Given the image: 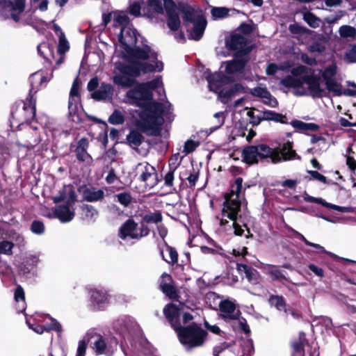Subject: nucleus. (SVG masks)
Wrapping results in <instances>:
<instances>
[{
    "label": "nucleus",
    "instance_id": "f257e3e1",
    "mask_svg": "<svg viewBox=\"0 0 356 356\" xmlns=\"http://www.w3.org/2000/svg\"><path fill=\"white\" fill-rule=\"evenodd\" d=\"M157 90L160 93L164 90L161 77L136 86L126 94V103L144 108V111L136 112L138 118L135 119L136 127L152 135H156L161 130V126L165 119L172 120V106L170 102L163 104L152 101V91Z\"/></svg>",
    "mask_w": 356,
    "mask_h": 356
},
{
    "label": "nucleus",
    "instance_id": "f03ea898",
    "mask_svg": "<svg viewBox=\"0 0 356 356\" xmlns=\"http://www.w3.org/2000/svg\"><path fill=\"white\" fill-rule=\"evenodd\" d=\"M337 66L332 63L318 72L320 78L314 71L304 65H298L291 70V75L281 79L280 84L287 88H292L296 96L310 95L313 97H323L328 92L336 96L342 95L341 84L336 80Z\"/></svg>",
    "mask_w": 356,
    "mask_h": 356
},
{
    "label": "nucleus",
    "instance_id": "7ed1b4c3",
    "mask_svg": "<svg viewBox=\"0 0 356 356\" xmlns=\"http://www.w3.org/2000/svg\"><path fill=\"white\" fill-rule=\"evenodd\" d=\"M137 41V32L131 26L121 28L119 35L120 47L125 60L129 65L122 71L133 74L140 73L160 72L163 70V63L158 60L157 53L147 44L133 48Z\"/></svg>",
    "mask_w": 356,
    "mask_h": 356
},
{
    "label": "nucleus",
    "instance_id": "20e7f679",
    "mask_svg": "<svg viewBox=\"0 0 356 356\" xmlns=\"http://www.w3.org/2000/svg\"><path fill=\"white\" fill-rule=\"evenodd\" d=\"M243 179L238 177L231 186L229 193L225 194L220 216L218 217L220 226L227 232H233L236 236H241L244 229L238 222L241 217V208L245 203L242 193Z\"/></svg>",
    "mask_w": 356,
    "mask_h": 356
},
{
    "label": "nucleus",
    "instance_id": "39448f33",
    "mask_svg": "<svg viewBox=\"0 0 356 356\" xmlns=\"http://www.w3.org/2000/svg\"><path fill=\"white\" fill-rule=\"evenodd\" d=\"M163 313L186 349L190 350L202 346L204 343L207 332L194 323L181 327V323L179 320V311L174 304L167 305L163 309Z\"/></svg>",
    "mask_w": 356,
    "mask_h": 356
},
{
    "label": "nucleus",
    "instance_id": "423d86ee",
    "mask_svg": "<svg viewBox=\"0 0 356 356\" xmlns=\"http://www.w3.org/2000/svg\"><path fill=\"white\" fill-rule=\"evenodd\" d=\"M243 160L250 164L257 162L259 159L270 158L273 163H276L282 160L293 159L297 156L290 142L284 144L280 152L265 145L249 146L243 149Z\"/></svg>",
    "mask_w": 356,
    "mask_h": 356
},
{
    "label": "nucleus",
    "instance_id": "0eeeda50",
    "mask_svg": "<svg viewBox=\"0 0 356 356\" xmlns=\"http://www.w3.org/2000/svg\"><path fill=\"white\" fill-rule=\"evenodd\" d=\"M204 75L208 81L209 90L218 94V99L222 104H227L231 99L246 92L245 87L239 83L225 87V85L232 82V80L230 76L222 72L211 74L206 72Z\"/></svg>",
    "mask_w": 356,
    "mask_h": 356
},
{
    "label": "nucleus",
    "instance_id": "6e6552de",
    "mask_svg": "<svg viewBox=\"0 0 356 356\" xmlns=\"http://www.w3.org/2000/svg\"><path fill=\"white\" fill-rule=\"evenodd\" d=\"M54 203L65 202L66 205H60L54 209L55 216L61 222H70L74 217V209L72 208L76 202L75 192L72 186H64L58 195L52 197Z\"/></svg>",
    "mask_w": 356,
    "mask_h": 356
},
{
    "label": "nucleus",
    "instance_id": "1a4fd4ad",
    "mask_svg": "<svg viewBox=\"0 0 356 356\" xmlns=\"http://www.w3.org/2000/svg\"><path fill=\"white\" fill-rule=\"evenodd\" d=\"M183 19L188 33V37L194 40L202 38L207 26L205 17L191 8H184Z\"/></svg>",
    "mask_w": 356,
    "mask_h": 356
},
{
    "label": "nucleus",
    "instance_id": "9d476101",
    "mask_svg": "<svg viewBox=\"0 0 356 356\" xmlns=\"http://www.w3.org/2000/svg\"><path fill=\"white\" fill-rule=\"evenodd\" d=\"M91 306L96 310H104L109 305L110 296L108 292L99 288H88Z\"/></svg>",
    "mask_w": 356,
    "mask_h": 356
},
{
    "label": "nucleus",
    "instance_id": "9b49d317",
    "mask_svg": "<svg viewBox=\"0 0 356 356\" xmlns=\"http://www.w3.org/2000/svg\"><path fill=\"white\" fill-rule=\"evenodd\" d=\"M137 170L140 172V179L149 188H152L157 184V174L155 168L148 163H140L137 166Z\"/></svg>",
    "mask_w": 356,
    "mask_h": 356
},
{
    "label": "nucleus",
    "instance_id": "f8f14e48",
    "mask_svg": "<svg viewBox=\"0 0 356 356\" xmlns=\"http://www.w3.org/2000/svg\"><path fill=\"white\" fill-rule=\"evenodd\" d=\"M164 8L167 13V25L172 31H177L181 25V21L177 12V6L172 0L164 1Z\"/></svg>",
    "mask_w": 356,
    "mask_h": 356
},
{
    "label": "nucleus",
    "instance_id": "ddd939ff",
    "mask_svg": "<svg viewBox=\"0 0 356 356\" xmlns=\"http://www.w3.org/2000/svg\"><path fill=\"white\" fill-rule=\"evenodd\" d=\"M40 136L38 133L31 128L24 136V143H17L15 147L19 150L18 156H23L26 152L33 148L40 142Z\"/></svg>",
    "mask_w": 356,
    "mask_h": 356
},
{
    "label": "nucleus",
    "instance_id": "4468645a",
    "mask_svg": "<svg viewBox=\"0 0 356 356\" xmlns=\"http://www.w3.org/2000/svg\"><path fill=\"white\" fill-rule=\"evenodd\" d=\"M79 91V81L76 79L72 84L68 103L69 114L73 116L72 120H75L74 117L78 113L81 108Z\"/></svg>",
    "mask_w": 356,
    "mask_h": 356
},
{
    "label": "nucleus",
    "instance_id": "2eb2a0df",
    "mask_svg": "<svg viewBox=\"0 0 356 356\" xmlns=\"http://www.w3.org/2000/svg\"><path fill=\"white\" fill-rule=\"evenodd\" d=\"M225 46L228 49L236 51L237 53L242 54H246L249 51L246 46L245 38L238 33L227 38L225 40Z\"/></svg>",
    "mask_w": 356,
    "mask_h": 356
},
{
    "label": "nucleus",
    "instance_id": "dca6fc26",
    "mask_svg": "<svg viewBox=\"0 0 356 356\" xmlns=\"http://www.w3.org/2000/svg\"><path fill=\"white\" fill-rule=\"evenodd\" d=\"M219 309L220 316L225 321L238 319L241 315L235 304L229 300H222L219 304Z\"/></svg>",
    "mask_w": 356,
    "mask_h": 356
},
{
    "label": "nucleus",
    "instance_id": "f3484780",
    "mask_svg": "<svg viewBox=\"0 0 356 356\" xmlns=\"http://www.w3.org/2000/svg\"><path fill=\"white\" fill-rule=\"evenodd\" d=\"M127 61L126 65H120L118 68L122 74H116L113 77V81L115 84L120 86L122 87H131L135 85L136 80L133 77L130 76H138L139 74H133L131 73L125 72L122 71V68L127 67L129 65V62ZM142 73L140 74V75Z\"/></svg>",
    "mask_w": 356,
    "mask_h": 356
},
{
    "label": "nucleus",
    "instance_id": "a211bd4d",
    "mask_svg": "<svg viewBox=\"0 0 356 356\" xmlns=\"http://www.w3.org/2000/svg\"><path fill=\"white\" fill-rule=\"evenodd\" d=\"M165 0H147L143 8V15L152 18L156 14L163 13Z\"/></svg>",
    "mask_w": 356,
    "mask_h": 356
},
{
    "label": "nucleus",
    "instance_id": "6ab92c4d",
    "mask_svg": "<svg viewBox=\"0 0 356 356\" xmlns=\"http://www.w3.org/2000/svg\"><path fill=\"white\" fill-rule=\"evenodd\" d=\"M138 225L131 219L127 220L124 222L120 228L119 236L120 238L124 240L129 238H137L138 236Z\"/></svg>",
    "mask_w": 356,
    "mask_h": 356
},
{
    "label": "nucleus",
    "instance_id": "aec40b11",
    "mask_svg": "<svg viewBox=\"0 0 356 356\" xmlns=\"http://www.w3.org/2000/svg\"><path fill=\"white\" fill-rule=\"evenodd\" d=\"M90 338L94 339L92 348L97 355H111L112 350L105 339L99 334H92Z\"/></svg>",
    "mask_w": 356,
    "mask_h": 356
},
{
    "label": "nucleus",
    "instance_id": "412c9836",
    "mask_svg": "<svg viewBox=\"0 0 356 356\" xmlns=\"http://www.w3.org/2000/svg\"><path fill=\"white\" fill-rule=\"evenodd\" d=\"M251 94L261 98L263 102L270 107L275 108L278 105L277 99L270 95L266 88L260 86L254 88L251 90Z\"/></svg>",
    "mask_w": 356,
    "mask_h": 356
},
{
    "label": "nucleus",
    "instance_id": "4be33fe9",
    "mask_svg": "<svg viewBox=\"0 0 356 356\" xmlns=\"http://www.w3.org/2000/svg\"><path fill=\"white\" fill-rule=\"evenodd\" d=\"M246 60L243 58L234 59L223 62L221 67H225V72L228 75H232L240 72L244 67Z\"/></svg>",
    "mask_w": 356,
    "mask_h": 356
},
{
    "label": "nucleus",
    "instance_id": "5701e85b",
    "mask_svg": "<svg viewBox=\"0 0 356 356\" xmlns=\"http://www.w3.org/2000/svg\"><path fill=\"white\" fill-rule=\"evenodd\" d=\"M92 97L98 101H111L113 88L110 84L102 83L99 88L92 93Z\"/></svg>",
    "mask_w": 356,
    "mask_h": 356
},
{
    "label": "nucleus",
    "instance_id": "b1692460",
    "mask_svg": "<svg viewBox=\"0 0 356 356\" xmlns=\"http://www.w3.org/2000/svg\"><path fill=\"white\" fill-rule=\"evenodd\" d=\"M88 147V141L86 138H81L78 141L76 148L75 149V154L76 159L80 161L91 163L92 159L88 153L87 149Z\"/></svg>",
    "mask_w": 356,
    "mask_h": 356
},
{
    "label": "nucleus",
    "instance_id": "393cba45",
    "mask_svg": "<svg viewBox=\"0 0 356 356\" xmlns=\"http://www.w3.org/2000/svg\"><path fill=\"white\" fill-rule=\"evenodd\" d=\"M52 78L51 73L44 74L43 72H37L33 74L30 77V82L31 86V90L36 91L39 86L46 84Z\"/></svg>",
    "mask_w": 356,
    "mask_h": 356
},
{
    "label": "nucleus",
    "instance_id": "a878e982",
    "mask_svg": "<svg viewBox=\"0 0 356 356\" xmlns=\"http://www.w3.org/2000/svg\"><path fill=\"white\" fill-rule=\"evenodd\" d=\"M262 272L268 275L273 280L282 281L286 280L283 272L278 266L268 264H262L259 267Z\"/></svg>",
    "mask_w": 356,
    "mask_h": 356
},
{
    "label": "nucleus",
    "instance_id": "bb28decb",
    "mask_svg": "<svg viewBox=\"0 0 356 356\" xmlns=\"http://www.w3.org/2000/svg\"><path fill=\"white\" fill-rule=\"evenodd\" d=\"M104 197V192L96 188H86L83 191V198L87 202L101 201Z\"/></svg>",
    "mask_w": 356,
    "mask_h": 356
},
{
    "label": "nucleus",
    "instance_id": "cd10ccee",
    "mask_svg": "<svg viewBox=\"0 0 356 356\" xmlns=\"http://www.w3.org/2000/svg\"><path fill=\"white\" fill-rule=\"evenodd\" d=\"M163 259L168 264L174 265L178 261V254L175 248L165 244V250H161Z\"/></svg>",
    "mask_w": 356,
    "mask_h": 356
},
{
    "label": "nucleus",
    "instance_id": "c85d7f7f",
    "mask_svg": "<svg viewBox=\"0 0 356 356\" xmlns=\"http://www.w3.org/2000/svg\"><path fill=\"white\" fill-rule=\"evenodd\" d=\"M46 327V331L49 332L54 330L58 333V337H60L63 332V327L61 324L55 318L51 317L49 315H46L44 317Z\"/></svg>",
    "mask_w": 356,
    "mask_h": 356
},
{
    "label": "nucleus",
    "instance_id": "c756f323",
    "mask_svg": "<svg viewBox=\"0 0 356 356\" xmlns=\"http://www.w3.org/2000/svg\"><path fill=\"white\" fill-rule=\"evenodd\" d=\"M15 300L17 303V309L19 312H23L26 307L25 302V295L24 289L21 286H17L15 291Z\"/></svg>",
    "mask_w": 356,
    "mask_h": 356
},
{
    "label": "nucleus",
    "instance_id": "7c9ffc66",
    "mask_svg": "<svg viewBox=\"0 0 356 356\" xmlns=\"http://www.w3.org/2000/svg\"><path fill=\"white\" fill-rule=\"evenodd\" d=\"M304 21L312 28L316 29L320 26L321 20L312 13L305 10L302 12Z\"/></svg>",
    "mask_w": 356,
    "mask_h": 356
},
{
    "label": "nucleus",
    "instance_id": "2f4dec72",
    "mask_svg": "<svg viewBox=\"0 0 356 356\" xmlns=\"http://www.w3.org/2000/svg\"><path fill=\"white\" fill-rule=\"evenodd\" d=\"M127 140L129 145L133 149H137V148L141 145L143 140V137L140 133L133 131L127 136Z\"/></svg>",
    "mask_w": 356,
    "mask_h": 356
},
{
    "label": "nucleus",
    "instance_id": "473e14b6",
    "mask_svg": "<svg viewBox=\"0 0 356 356\" xmlns=\"http://www.w3.org/2000/svg\"><path fill=\"white\" fill-rule=\"evenodd\" d=\"M284 119H285V117L284 115L271 111H265L261 113V116H259L260 121L273 120L275 122L285 123Z\"/></svg>",
    "mask_w": 356,
    "mask_h": 356
},
{
    "label": "nucleus",
    "instance_id": "72a5a7b5",
    "mask_svg": "<svg viewBox=\"0 0 356 356\" xmlns=\"http://www.w3.org/2000/svg\"><path fill=\"white\" fill-rule=\"evenodd\" d=\"M270 306L275 307L280 311L286 312L287 308L284 299L282 296H271L268 300Z\"/></svg>",
    "mask_w": 356,
    "mask_h": 356
},
{
    "label": "nucleus",
    "instance_id": "f704fd0d",
    "mask_svg": "<svg viewBox=\"0 0 356 356\" xmlns=\"http://www.w3.org/2000/svg\"><path fill=\"white\" fill-rule=\"evenodd\" d=\"M225 120V114L224 112H218L213 115L211 120V127H210V132H213L222 126Z\"/></svg>",
    "mask_w": 356,
    "mask_h": 356
},
{
    "label": "nucleus",
    "instance_id": "c9c22d12",
    "mask_svg": "<svg viewBox=\"0 0 356 356\" xmlns=\"http://www.w3.org/2000/svg\"><path fill=\"white\" fill-rule=\"evenodd\" d=\"M290 67L291 64L289 62L282 63L280 65L275 63H269L266 68V72L268 75H275L279 70L285 71Z\"/></svg>",
    "mask_w": 356,
    "mask_h": 356
},
{
    "label": "nucleus",
    "instance_id": "e433bc0d",
    "mask_svg": "<svg viewBox=\"0 0 356 356\" xmlns=\"http://www.w3.org/2000/svg\"><path fill=\"white\" fill-rule=\"evenodd\" d=\"M92 334L93 331L90 330L86 333V336L82 339L79 341L76 356H85L88 343L90 340V335Z\"/></svg>",
    "mask_w": 356,
    "mask_h": 356
},
{
    "label": "nucleus",
    "instance_id": "4c0bfd02",
    "mask_svg": "<svg viewBox=\"0 0 356 356\" xmlns=\"http://www.w3.org/2000/svg\"><path fill=\"white\" fill-rule=\"evenodd\" d=\"M231 9L226 7H213L211 14L213 19H221L229 16Z\"/></svg>",
    "mask_w": 356,
    "mask_h": 356
},
{
    "label": "nucleus",
    "instance_id": "58836bf2",
    "mask_svg": "<svg viewBox=\"0 0 356 356\" xmlns=\"http://www.w3.org/2000/svg\"><path fill=\"white\" fill-rule=\"evenodd\" d=\"M81 211L85 218L90 220H95L99 215L98 211L91 205H82Z\"/></svg>",
    "mask_w": 356,
    "mask_h": 356
},
{
    "label": "nucleus",
    "instance_id": "ea45409f",
    "mask_svg": "<svg viewBox=\"0 0 356 356\" xmlns=\"http://www.w3.org/2000/svg\"><path fill=\"white\" fill-rule=\"evenodd\" d=\"M113 21H114V26H122V27L125 26H129V18L127 15L123 12H113Z\"/></svg>",
    "mask_w": 356,
    "mask_h": 356
},
{
    "label": "nucleus",
    "instance_id": "a19ab883",
    "mask_svg": "<svg viewBox=\"0 0 356 356\" xmlns=\"http://www.w3.org/2000/svg\"><path fill=\"white\" fill-rule=\"evenodd\" d=\"M108 122L111 124H122L124 122V115L120 110L115 109L109 116Z\"/></svg>",
    "mask_w": 356,
    "mask_h": 356
},
{
    "label": "nucleus",
    "instance_id": "79ce46f5",
    "mask_svg": "<svg viewBox=\"0 0 356 356\" xmlns=\"http://www.w3.org/2000/svg\"><path fill=\"white\" fill-rule=\"evenodd\" d=\"M339 33L342 38H351L355 35L356 30L351 26L343 25L339 28Z\"/></svg>",
    "mask_w": 356,
    "mask_h": 356
},
{
    "label": "nucleus",
    "instance_id": "37998d69",
    "mask_svg": "<svg viewBox=\"0 0 356 356\" xmlns=\"http://www.w3.org/2000/svg\"><path fill=\"white\" fill-rule=\"evenodd\" d=\"M143 220L147 223H158L162 220V215L159 211L145 214Z\"/></svg>",
    "mask_w": 356,
    "mask_h": 356
},
{
    "label": "nucleus",
    "instance_id": "c03bdc74",
    "mask_svg": "<svg viewBox=\"0 0 356 356\" xmlns=\"http://www.w3.org/2000/svg\"><path fill=\"white\" fill-rule=\"evenodd\" d=\"M13 243L7 240L0 241V254L10 255L13 254Z\"/></svg>",
    "mask_w": 356,
    "mask_h": 356
},
{
    "label": "nucleus",
    "instance_id": "a18cd8bd",
    "mask_svg": "<svg viewBox=\"0 0 356 356\" xmlns=\"http://www.w3.org/2000/svg\"><path fill=\"white\" fill-rule=\"evenodd\" d=\"M292 126L299 130H314L316 126L313 123H305L300 120H294L291 122Z\"/></svg>",
    "mask_w": 356,
    "mask_h": 356
},
{
    "label": "nucleus",
    "instance_id": "49530a36",
    "mask_svg": "<svg viewBox=\"0 0 356 356\" xmlns=\"http://www.w3.org/2000/svg\"><path fill=\"white\" fill-rule=\"evenodd\" d=\"M115 197L124 207H127L132 200L131 195L128 192L120 193Z\"/></svg>",
    "mask_w": 356,
    "mask_h": 356
},
{
    "label": "nucleus",
    "instance_id": "de8ad7c7",
    "mask_svg": "<svg viewBox=\"0 0 356 356\" xmlns=\"http://www.w3.org/2000/svg\"><path fill=\"white\" fill-rule=\"evenodd\" d=\"M58 51L59 54H63L68 51L70 48L69 42L65 34H61V36L58 37Z\"/></svg>",
    "mask_w": 356,
    "mask_h": 356
},
{
    "label": "nucleus",
    "instance_id": "09e8293b",
    "mask_svg": "<svg viewBox=\"0 0 356 356\" xmlns=\"http://www.w3.org/2000/svg\"><path fill=\"white\" fill-rule=\"evenodd\" d=\"M144 6V2H142V3L139 2H134L130 5L129 12L131 15L134 16H139L141 14L143 15V8Z\"/></svg>",
    "mask_w": 356,
    "mask_h": 356
},
{
    "label": "nucleus",
    "instance_id": "8fccbe9b",
    "mask_svg": "<svg viewBox=\"0 0 356 356\" xmlns=\"http://www.w3.org/2000/svg\"><path fill=\"white\" fill-rule=\"evenodd\" d=\"M297 238L300 240L302 241L307 245L315 248L316 249L320 250L322 252L327 253V252L325 250V248L319 244L314 243L309 241L302 234L296 232Z\"/></svg>",
    "mask_w": 356,
    "mask_h": 356
},
{
    "label": "nucleus",
    "instance_id": "3c124183",
    "mask_svg": "<svg viewBox=\"0 0 356 356\" xmlns=\"http://www.w3.org/2000/svg\"><path fill=\"white\" fill-rule=\"evenodd\" d=\"M198 145L199 143L195 142L192 140H188L185 142L184 145L183 152H184L185 154H188L193 152Z\"/></svg>",
    "mask_w": 356,
    "mask_h": 356
},
{
    "label": "nucleus",
    "instance_id": "603ef678",
    "mask_svg": "<svg viewBox=\"0 0 356 356\" xmlns=\"http://www.w3.org/2000/svg\"><path fill=\"white\" fill-rule=\"evenodd\" d=\"M179 311V320L181 323V327H184L183 325H186L188 322L193 320V316L189 313H182L181 309L174 305Z\"/></svg>",
    "mask_w": 356,
    "mask_h": 356
},
{
    "label": "nucleus",
    "instance_id": "864d4df0",
    "mask_svg": "<svg viewBox=\"0 0 356 356\" xmlns=\"http://www.w3.org/2000/svg\"><path fill=\"white\" fill-rule=\"evenodd\" d=\"M345 60L348 63H356V45L346 51Z\"/></svg>",
    "mask_w": 356,
    "mask_h": 356
},
{
    "label": "nucleus",
    "instance_id": "5fc2aeb1",
    "mask_svg": "<svg viewBox=\"0 0 356 356\" xmlns=\"http://www.w3.org/2000/svg\"><path fill=\"white\" fill-rule=\"evenodd\" d=\"M162 291L170 298H172L176 296V291L171 283L164 284L163 286L161 287Z\"/></svg>",
    "mask_w": 356,
    "mask_h": 356
},
{
    "label": "nucleus",
    "instance_id": "6e6d98bb",
    "mask_svg": "<svg viewBox=\"0 0 356 356\" xmlns=\"http://www.w3.org/2000/svg\"><path fill=\"white\" fill-rule=\"evenodd\" d=\"M26 323L30 329L38 334H42L44 331H46V327L44 325H42L38 324V323H31L29 320H26Z\"/></svg>",
    "mask_w": 356,
    "mask_h": 356
},
{
    "label": "nucleus",
    "instance_id": "4d7b16f0",
    "mask_svg": "<svg viewBox=\"0 0 356 356\" xmlns=\"http://www.w3.org/2000/svg\"><path fill=\"white\" fill-rule=\"evenodd\" d=\"M44 227L42 222L34 221L31 225V231L37 234H41L44 232Z\"/></svg>",
    "mask_w": 356,
    "mask_h": 356
},
{
    "label": "nucleus",
    "instance_id": "13d9d810",
    "mask_svg": "<svg viewBox=\"0 0 356 356\" xmlns=\"http://www.w3.org/2000/svg\"><path fill=\"white\" fill-rule=\"evenodd\" d=\"M323 206L327 208L338 211L339 212H349L351 210V209L350 207H340L338 205H335V204L327 202L325 201L324 202Z\"/></svg>",
    "mask_w": 356,
    "mask_h": 356
},
{
    "label": "nucleus",
    "instance_id": "bf43d9fd",
    "mask_svg": "<svg viewBox=\"0 0 356 356\" xmlns=\"http://www.w3.org/2000/svg\"><path fill=\"white\" fill-rule=\"evenodd\" d=\"M181 158L179 156V154L173 155L169 161V165L170 167V169L175 170L181 163Z\"/></svg>",
    "mask_w": 356,
    "mask_h": 356
},
{
    "label": "nucleus",
    "instance_id": "052dcab7",
    "mask_svg": "<svg viewBox=\"0 0 356 356\" xmlns=\"http://www.w3.org/2000/svg\"><path fill=\"white\" fill-rule=\"evenodd\" d=\"M25 6V1L24 0H15L13 3V10L14 12H17L18 13H21L23 12Z\"/></svg>",
    "mask_w": 356,
    "mask_h": 356
},
{
    "label": "nucleus",
    "instance_id": "680f3d73",
    "mask_svg": "<svg viewBox=\"0 0 356 356\" xmlns=\"http://www.w3.org/2000/svg\"><path fill=\"white\" fill-rule=\"evenodd\" d=\"M346 14L345 11L339 10L334 15L327 17L326 18V22L328 24H334L336 23L339 19H340L344 15Z\"/></svg>",
    "mask_w": 356,
    "mask_h": 356
},
{
    "label": "nucleus",
    "instance_id": "e2e57ef3",
    "mask_svg": "<svg viewBox=\"0 0 356 356\" xmlns=\"http://www.w3.org/2000/svg\"><path fill=\"white\" fill-rule=\"evenodd\" d=\"M245 102L246 99L245 97H241L235 101L232 105L234 111H241V108H245V110L248 108V106H245Z\"/></svg>",
    "mask_w": 356,
    "mask_h": 356
},
{
    "label": "nucleus",
    "instance_id": "0e129e2a",
    "mask_svg": "<svg viewBox=\"0 0 356 356\" xmlns=\"http://www.w3.org/2000/svg\"><path fill=\"white\" fill-rule=\"evenodd\" d=\"M308 173L312 176L313 179L317 180L321 183H326L327 178L317 171L309 170Z\"/></svg>",
    "mask_w": 356,
    "mask_h": 356
},
{
    "label": "nucleus",
    "instance_id": "69168bd1",
    "mask_svg": "<svg viewBox=\"0 0 356 356\" xmlns=\"http://www.w3.org/2000/svg\"><path fill=\"white\" fill-rule=\"evenodd\" d=\"M325 50V47L320 42H314L309 47V51L311 52L321 53Z\"/></svg>",
    "mask_w": 356,
    "mask_h": 356
},
{
    "label": "nucleus",
    "instance_id": "338daca9",
    "mask_svg": "<svg viewBox=\"0 0 356 356\" xmlns=\"http://www.w3.org/2000/svg\"><path fill=\"white\" fill-rule=\"evenodd\" d=\"M24 109L26 113V120H29L30 119L33 118L35 115V107L32 105L24 106Z\"/></svg>",
    "mask_w": 356,
    "mask_h": 356
},
{
    "label": "nucleus",
    "instance_id": "774afa93",
    "mask_svg": "<svg viewBox=\"0 0 356 356\" xmlns=\"http://www.w3.org/2000/svg\"><path fill=\"white\" fill-rule=\"evenodd\" d=\"M347 83H348V86L353 87L354 89L353 90H350V89L342 90V95H344L346 96L355 95H356V83L351 82V81H348Z\"/></svg>",
    "mask_w": 356,
    "mask_h": 356
}]
</instances>
